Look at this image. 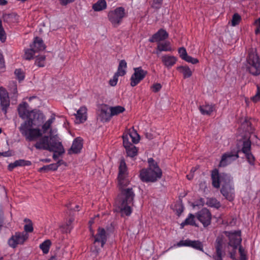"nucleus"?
Masks as SVG:
<instances>
[{
    "mask_svg": "<svg viewBox=\"0 0 260 260\" xmlns=\"http://www.w3.org/2000/svg\"><path fill=\"white\" fill-rule=\"evenodd\" d=\"M98 118L102 121L105 122L110 120L111 115L110 107L107 105H101L99 108Z\"/></svg>",
    "mask_w": 260,
    "mask_h": 260,
    "instance_id": "15",
    "label": "nucleus"
},
{
    "mask_svg": "<svg viewBox=\"0 0 260 260\" xmlns=\"http://www.w3.org/2000/svg\"><path fill=\"white\" fill-rule=\"evenodd\" d=\"M54 152V154L53 155V158L54 160H56L58 156L61 154H62L63 153H59L58 152H56L55 151H52Z\"/></svg>",
    "mask_w": 260,
    "mask_h": 260,
    "instance_id": "59",
    "label": "nucleus"
},
{
    "mask_svg": "<svg viewBox=\"0 0 260 260\" xmlns=\"http://www.w3.org/2000/svg\"><path fill=\"white\" fill-rule=\"evenodd\" d=\"M82 148L81 140L78 138L73 142L72 146L69 150L70 153H77L80 151Z\"/></svg>",
    "mask_w": 260,
    "mask_h": 260,
    "instance_id": "24",
    "label": "nucleus"
},
{
    "mask_svg": "<svg viewBox=\"0 0 260 260\" xmlns=\"http://www.w3.org/2000/svg\"><path fill=\"white\" fill-rule=\"evenodd\" d=\"M239 252L240 254V260H246V253L241 246H239Z\"/></svg>",
    "mask_w": 260,
    "mask_h": 260,
    "instance_id": "49",
    "label": "nucleus"
},
{
    "mask_svg": "<svg viewBox=\"0 0 260 260\" xmlns=\"http://www.w3.org/2000/svg\"><path fill=\"white\" fill-rule=\"evenodd\" d=\"M239 157L238 153L234 154L232 152H228L224 153L222 156L220 160L219 166L220 167H224L235 160Z\"/></svg>",
    "mask_w": 260,
    "mask_h": 260,
    "instance_id": "16",
    "label": "nucleus"
},
{
    "mask_svg": "<svg viewBox=\"0 0 260 260\" xmlns=\"http://www.w3.org/2000/svg\"><path fill=\"white\" fill-rule=\"evenodd\" d=\"M162 87L161 84L158 83H156L153 84V85L151 87V89L154 92H157L159 91Z\"/></svg>",
    "mask_w": 260,
    "mask_h": 260,
    "instance_id": "50",
    "label": "nucleus"
},
{
    "mask_svg": "<svg viewBox=\"0 0 260 260\" xmlns=\"http://www.w3.org/2000/svg\"><path fill=\"white\" fill-rule=\"evenodd\" d=\"M49 260H56V258L53 256V257H51Z\"/></svg>",
    "mask_w": 260,
    "mask_h": 260,
    "instance_id": "64",
    "label": "nucleus"
},
{
    "mask_svg": "<svg viewBox=\"0 0 260 260\" xmlns=\"http://www.w3.org/2000/svg\"><path fill=\"white\" fill-rule=\"evenodd\" d=\"M197 217L205 227L207 226L211 223V214L206 208L203 209L199 211Z\"/></svg>",
    "mask_w": 260,
    "mask_h": 260,
    "instance_id": "14",
    "label": "nucleus"
},
{
    "mask_svg": "<svg viewBox=\"0 0 260 260\" xmlns=\"http://www.w3.org/2000/svg\"><path fill=\"white\" fill-rule=\"evenodd\" d=\"M254 24L256 27V28L255 30V34H258L260 33V17L255 20Z\"/></svg>",
    "mask_w": 260,
    "mask_h": 260,
    "instance_id": "55",
    "label": "nucleus"
},
{
    "mask_svg": "<svg viewBox=\"0 0 260 260\" xmlns=\"http://www.w3.org/2000/svg\"><path fill=\"white\" fill-rule=\"evenodd\" d=\"M162 0H153L152 6L154 8H157L159 7Z\"/></svg>",
    "mask_w": 260,
    "mask_h": 260,
    "instance_id": "58",
    "label": "nucleus"
},
{
    "mask_svg": "<svg viewBox=\"0 0 260 260\" xmlns=\"http://www.w3.org/2000/svg\"><path fill=\"white\" fill-rule=\"evenodd\" d=\"M241 19V17L238 14H234L231 20L232 26H235L236 25H238L240 22Z\"/></svg>",
    "mask_w": 260,
    "mask_h": 260,
    "instance_id": "38",
    "label": "nucleus"
},
{
    "mask_svg": "<svg viewBox=\"0 0 260 260\" xmlns=\"http://www.w3.org/2000/svg\"><path fill=\"white\" fill-rule=\"evenodd\" d=\"M51 242L50 240H46L40 245V248L43 253L47 254L49 252Z\"/></svg>",
    "mask_w": 260,
    "mask_h": 260,
    "instance_id": "33",
    "label": "nucleus"
},
{
    "mask_svg": "<svg viewBox=\"0 0 260 260\" xmlns=\"http://www.w3.org/2000/svg\"><path fill=\"white\" fill-rule=\"evenodd\" d=\"M245 154L249 164L251 165H253L254 161V157L253 155L250 152L245 153Z\"/></svg>",
    "mask_w": 260,
    "mask_h": 260,
    "instance_id": "54",
    "label": "nucleus"
},
{
    "mask_svg": "<svg viewBox=\"0 0 260 260\" xmlns=\"http://www.w3.org/2000/svg\"><path fill=\"white\" fill-rule=\"evenodd\" d=\"M183 210V207L181 205H179V209L177 210L178 214V215L180 214L182 212Z\"/></svg>",
    "mask_w": 260,
    "mask_h": 260,
    "instance_id": "61",
    "label": "nucleus"
},
{
    "mask_svg": "<svg viewBox=\"0 0 260 260\" xmlns=\"http://www.w3.org/2000/svg\"><path fill=\"white\" fill-rule=\"evenodd\" d=\"M161 58L163 64L167 68H170L173 66L177 60L175 56L170 55H162Z\"/></svg>",
    "mask_w": 260,
    "mask_h": 260,
    "instance_id": "21",
    "label": "nucleus"
},
{
    "mask_svg": "<svg viewBox=\"0 0 260 260\" xmlns=\"http://www.w3.org/2000/svg\"><path fill=\"white\" fill-rule=\"evenodd\" d=\"M35 146L38 149L55 151L59 153H64V150L60 142V140L55 130L51 131V135L41 136L37 138Z\"/></svg>",
    "mask_w": 260,
    "mask_h": 260,
    "instance_id": "5",
    "label": "nucleus"
},
{
    "mask_svg": "<svg viewBox=\"0 0 260 260\" xmlns=\"http://www.w3.org/2000/svg\"><path fill=\"white\" fill-rule=\"evenodd\" d=\"M148 162L149 167L147 169L142 170L140 176L143 181L154 182L161 178L162 171L157 164L154 163L152 158H149Z\"/></svg>",
    "mask_w": 260,
    "mask_h": 260,
    "instance_id": "6",
    "label": "nucleus"
},
{
    "mask_svg": "<svg viewBox=\"0 0 260 260\" xmlns=\"http://www.w3.org/2000/svg\"><path fill=\"white\" fill-rule=\"evenodd\" d=\"M111 117L123 113L125 111V108L121 106H116L113 107H109Z\"/></svg>",
    "mask_w": 260,
    "mask_h": 260,
    "instance_id": "31",
    "label": "nucleus"
},
{
    "mask_svg": "<svg viewBox=\"0 0 260 260\" xmlns=\"http://www.w3.org/2000/svg\"><path fill=\"white\" fill-rule=\"evenodd\" d=\"M106 232L104 229L99 228L98 233L94 238V244L101 243V247H103L106 241Z\"/></svg>",
    "mask_w": 260,
    "mask_h": 260,
    "instance_id": "22",
    "label": "nucleus"
},
{
    "mask_svg": "<svg viewBox=\"0 0 260 260\" xmlns=\"http://www.w3.org/2000/svg\"><path fill=\"white\" fill-rule=\"evenodd\" d=\"M128 176L126 165L124 160H121L119 166L118 177Z\"/></svg>",
    "mask_w": 260,
    "mask_h": 260,
    "instance_id": "29",
    "label": "nucleus"
},
{
    "mask_svg": "<svg viewBox=\"0 0 260 260\" xmlns=\"http://www.w3.org/2000/svg\"><path fill=\"white\" fill-rule=\"evenodd\" d=\"M6 40V34L2 25V21L0 20V40L4 42Z\"/></svg>",
    "mask_w": 260,
    "mask_h": 260,
    "instance_id": "42",
    "label": "nucleus"
},
{
    "mask_svg": "<svg viewBox=\"0 0 260 260\" xmlns=\"http://www.w3.org/2000/svg\"><path fill=\"white\" fill-rule=\"evenodd\" d=\"M24 165V160H19L15 161L14 163L10 164L9 165L8 168L10 170H12L17 166H23Z\"/></svg>",
    "mask_w": 260,
    "mask_h": 260,
    "instance_id": "43",
    "label": "nucleus"
},
{
    "mask_svg": "<svg viewBox=\"0 0 260 260\" xmlns=\"http://www.w3.org/2000/svg\"><path fill=\"white\" fill-rule=\"evenodd\" d=\"M178 53L179 54L180 57L184 59L187 55V53L186 50L185 48L181 47L178 49Z\"/></svg>",
    "mask_w": 260,
    "mask_h": 260,
    "instance_id": "45",
    "label": "nucleus"
},
{
    "mask_svg": "<svg viewBox=\"0 0 260 260\" xmlns=\"http://www.w3.org/2000/svg\"><path fill=\"white\" fill-rule=\"evenodd\" d=\"M107 7V2L105 0H98L92 7L95 12H100L105 10Z\"/></svg>",
    "mask_w": 260,
    "mask_h": 260,
    "instance_id": "25",
    "label": "nucleus"
},
{
    "mask_svg": "<svg viewBox=\"0 0 260 260\" xmlns=\"http://www.w3.org/2000/svg\"><path fill=\"white\" fill-rule=\"evenodd\" d=\"M59 165L60 164L59 162L56 164H50L49 165L44 166L43 167L40 168L39 171L40 172H47L49 170L55 171L58 169Z\"/></svg>",
    "mask_w": 260,
    "mask_h": 260,
    "instance_id": "32",
    "label": "nucleus"
},
{
    "mask_svg": "<svg viewBox=\"0 0 260 260\" xmlns=\"http://www.w3.org/2000/svg\"><path fill=\"white\" fill-rule=\"evenodd\" d=\"M126 16L125 9L122 7H117L109 11L107 14L108 20L114 27L118 26Z\"/></svg>",
    "mask_w": 260,
    "mask_h": 260,
    "instance_id": "8",
    "label": "nucleus"
},
{
    "mask_svg": "<svg viewBox=\"0 0 260 260\" xmlns=\"http://www.w3.org/2000/svg\"><path fill=\"white\" fill-rule=\"evenodd\" d=\"M87 109L86 107H81L77 111V113L74 114L75 116V123H81L85 122L87 117Z\"/></svg>",
    "mask_w": 260,
    "mask_h": 260,
    "instance_id": "17",
    "label": "nucleus"
},
{
    "mask_svg": "<svg viewBox=\"0 0 260 260\" xmlns=\"http://www.w3.org/2000/svg\"><path fill=\"white\" fill-rule=\"evenodd\" d=\"M30 47L35 52L43 50L45 48L42 40L38 37L35 38L32 44L30 45Z\"/></svg>",
    "mask_w": 260,
    "mask_h": 260,
    "instance_id": "23",
    "label": "nucleus"
},
{
    "mask_svg": "<svg viewBox=\"0 0 260 260\" xmlns=\"http://www.w3.org/2000/svg\"><path fill=\"white\" fill-rule=\"evenodd\" d=\"M24 221L25 222V224L24 226V229L26 233L27 232H32L34 228L32 226V223L31 221L29 219H25Z\"/></svg>",
    "mask_w": 260,
    "mask_h": 260,
    "instance_id": "35",
    "label": "nucleus"
},
{
    "mask_svg": "<svg viewBox=\"0 0 260 260\" xmlns=\"http://www.w3.org/2000/svg\"><path fill=\"white\" fill-rule=\"evenodd\" d=\"M28 235L25 232H16L8 241L9 246L15 248L18 245L23 244L28 239Z\"/></svg>",
    "mask_w": 260,
    "mask_h": 260,
    "instance_id": "9",
    "label": "nucleus"
},
{
    "mask_svg": "<svg viewBox=\"0 0 260 260\" xmlns=\"http://www.w3.org/2000/svg\"><path fill=\"white\" fill-rule=\"evenodd\" d=\"M10 86L11 87V90L14 94V96H16L17 93V85L15 82H12L10 83Z\"/></svg>",
    "mask_w": 260,
    "mask_h": 260,
    "instance_id": "51",
    "label": "nucleus"
},
{
    "mask_svg": "<svg viewBox=\"0 0 260 260\" xmlns=\"http://www.w3.org/2000/svg\"><path fill=\"white\" fill-rule=\"evenodd\" d=\"M12 155V152L11 151H5V152H0V157H2V156H3V157H9V156H10Z\"/></svg>",
    "mask_w": 260,
    "mask_h": 260,
    "instance_id": "56",
    "label": "nucleus"
},
{
    "mask_svg": "<svg viewBox=\"0 0 260 260\" xmlns=\"http://www.w3.org/2000/svg\"><path fill=\"white\" fill-rule=\"evenodd\" d=\"M247 69L249 73L253 75L260 74V61L259 58L254 50L249 52L247 58Z\"/></svg>",
    "mask_w": 260,
    "mask_h": 260,
    "instance_id": "7",
    "label": "nucleus"
},
{
    "mask_svg": "<svg viewBox=\"0 0 260 260\" xmlns=\"http://www.w3.org/2000/svg\"><path fill=\"white\" fill-rule=\"evenodd\" d=\"M55 120V115L54 114H52L50 118L45 121V122L42 125V129H40L39 128V126H36L35 127L38 128L41 132L42 135L40 136L38 138L42 136L43 134H46L48 132H49V135H51V131L52 130H55L56 134H57V129L55 128L52 127V124L54 122Z\"/></svg>",
    "mask_w": 260,
    "mask_h": 260,
    "instance_id": "13",
    "label": "nucleus"
},
{
    "mask_svg": "<svg viewBox=\"0 0 260 260\" xmlns=\"http://www.w3.org/2000/svg\"><path fill=\"white\" fill-rule=\"evenodd\" d=\"M72 221H73V219H70L69 220V223H68L67 224V228H64L63 225L60 227V228L62 229V231L63 232L68 233L71 231V227L70 226V224Z\"/></svg>",
    "mask_w": 260,
    "mask_h": 260,
    "instance_id": "52",
    "label": "nucleus"
},
{
    "mask_svg": "<svg viewBox=\"0 0 260 260\" xmlns=\"http://www.w3.org/2000/svg\"><path fill=\"white\" fill-rule=\"evenodd\" d=\"M134 71L130 78V84L132 87L138 85L147 74V72L144 70L141 67L134 68Z\"/></svg>",
    "mask_w": 260,
    "mask_h": 260,
    "instance_id": "10",
    "label": "nucleus"
},
{
    "mask_svg": "<svg viewBox=\"0 0 260 260\" xmlns=\"http://www.w3.org/2000/svg\"><path fill=\"white\" fill-rule=\"evenodd\" d=\"M17 17V16L15 14H8L5 16V19H12Z\"/></svg>",
    "mask_w": 260,
    "mask_h": 260,
    "instance_id": "60",
    "label": "nucleus"
},
{
    "mask_svg": "<svg viewBox=\"0 0 260 260\" xmlns=\"http://www.w3.org/2000/svg\"><path fill=\"white\" fill-rule=\"evenodd\" d=\"M177 69L183 75L184 78H189L192 75V71L187 66H179Z\"/></svg>",
    "mask_w": 260,
    "mask_h": 260,
    "instance_id": "30",
    "label": "nucleus"
},
{
    "mask_svg": "<svg viewBox=\"0 0 260 260\" xmlns=\"http://www.w3.org/2000/svg\"><path fill=\"white\" fill-rule=\"evenodd\" d=\"M183 60L192 64H196L199 62L198 59L192 57L189 55H187Z\"/></svg>",
    "mask_w": 260,
    "mask_h": 260,
    "instance_id": "48",
    "label": "nucleus"
},
{
    "mask_svg": "<svg viewBox=\"0 0 260 260\" xmlns=\"http://www.w3.org/2000/svg\"><path fill=\"white\" fill-rule=\"evenodd\" d=\"M59 1L61 5L66 6L68 4L74 2L75 0H59Z\"/></svg>",
    "mask_w": 260,
    "mask_h": 260,
    "instance_id": "57",
    "label": "nucleus"
},
{
    "mask_svg": "<svg viewBox=\"0 0 260 260\" xmlns=\"http://www.w3.org/2000/svg\"><path fill=\"white\" fill-rule=\"evenodd\" d=\"M7 4V1L6 0H0V5L4 6Z\"/></svg>",
    "mask_w": 260,
    "mask_h": 260,
    "instance_id": "62",
    "label": "nucleus"
},
{
    "mask_svg": "<svg viewBox=\"0 0 260 260\" xmlns=\"http://www.w3.org/2000/svg\"><path fill=\"white\" fill-rule=\"evenodd\" d=\"M251 143L249 141L247 140L244 141L242 147V152L245 154L250 151Z\"/></svg>",
    "mask_w": 260,
    "mask_h": 260,
    "instance_id": "41",
    "label": "nucleus"
},
{
    "mask_svg": "<svg viewBox=\"0 0 260 260\" xmlns=\"http://www.w3.org/2000/svg\"><path fill=\"white\" fill-rule=\"evenodd\" d=\"M173 50L171 43L169 41L163 43H159L157 46V53L162 51H172Z\"/></svg>",
    "mask_w": 260,
    "mask_h": 260,
    "instance_id": "26",
    "label": "nucleus"
},
{
    "mask_svg": "<svg viewBox=\"0 0 260 260\" xmlns=\"http://www.w3.org/2000/svg\"><path fill=\"white\" fill-rule=\"evenodd\" d=\"M206 204L210 207L218 208L220 205V203L214 198H208L207 199Z\"/></svg>",
    "mask_w": 260,
    "mask_h": 260,
    "instance_id": "34",
    "label": "nucleus"
},
{
    "mask_svg": "<svg viewBox=\"0 0 260 260\" xmlns=\"http://www.w3.org/2000/svg\"><path fill=\"white\" fill-rule=\"evenodd\" d=\"M168 37V34L167 31L164 29H159L156 33L152 36L149 39V41L150 42H159L165 40Z\"/></svg>",
    "mask_w": 260,
    "mask_h": 260,
    "instance_id": "20",
    "label": "nucleus"
},
{
    "mask_svg": "<svg viewBox=\"0 0 260 260\" xmlns=\"http://www.w3.org/2000/svg\"><path fill=\"white\" fill-rule=\"evenodd\" d=\"M183 60L192 64H196L199 62L198 59L192 57L189 55H187Z\"/></svg>",
    "mask_w": 260,
    "mask_h": 260,
    "instance_id": "47",
    "label": "nucleus"
},
{
    "mask_svg": "<svg viewBox=\"0 0 260 260\" xmlns=\"http://www.w3.org/2000/svg\"><path fill=\"white\" fill-rule=\"evenodd\" d=\"M211 178L213 186L219 188L222 185L221 193L227 200L232 201L235 197V191L231 176L224 173L219 174L218 170L215 169L212 172Z\"/></svg>",
    "mask_w": 260,
    "mask_h": 260,
    "instance_id": "4",
    "label": "nucleus"
},
{
    "mask_svg": "<svg viewBox=\"0 0 260 260\" xmlns=\"http://www.w3.org/2000/svg\"><path fill=\"white\" fill-rule=\"evenodd\" d=\"M125 137H126L127 141H129V139L131 138L133 143L135 144L138 143L140 140L139 135L134 129H129L123 134V141Z\"/></svg>",
    "mask_w": 260,
    "mask_h": 260,
    "instance_id": "19",
    "label": "nucleus"
},
{
    "mask_svg": "<svg viewBox=\"0 0 260 260\" xmlns=\"http://www.w3.org/2000/svg\"><path fill=\"white\" fill-rule=\"evenodd\" d=\"M214 110V106L210 104H205L200 107V111L203 115H210Z\"/></svg>",
    "mask_w": 260,
    "mask_h": 260,
    "instance_id": "28",
    "label": "nucleus"
},
{
    "mask_svg": "<svg viewBox=\"0 0 260 260\" xmlns=\"http://www.w3.org/2000/svg\"><path fill=\"white\" fill-rule=\"evenodd\" d=\"M251 100L256 103L260 101V87L257 86V92L254 96L251 98Z\"/></svg>",
    "mask_w": 260,
    "mask_h": 260,
    "instance_id": "46",
    "label": "nucleus"
},
{
    "mask_svg": "<svg viewBox=\"0 0 260 260\" xmlns=\"http://www.w3.org/2000/svg\"><path fill=\"white\" fill-rule=\"evenodd\" d=\"M186 177L188 180H191L193 178V174L190 173V174L187 175Z\"/></svg>",
    "mask_w": 260,
    "mask_h": 260,
    "instance_id": "63",
    "label": "nucleus"
},
{
    "mask_svg": "<svg viewBox=\"0 0 260 260\" xmlns=\"http://www.w3.org/2000/svg\"><path fill=\"white\" fill-rule=\"evenodd\" d=\"M194 218V216L192 214H190L189 216L185 219L184 222L181 223V226L183 228L185 224L194 225L195 222Z\"/></svg>",
    "mask_w": 260,
    "mask_h": 260,
    "instance_id": "37",
    "label": "nucleus"
},
{
    "mask_svg": "<svg viewBox=\"0 0 260 260\" xmlns=\"http://www.w3.org/2000/svg\"><path fill=\"white\" fill-rule=\"evenodd\" d=\"M5 69V64L3 55L0 53V72H3Z\"/></svg>",
    "mask_w": 260,
    "mask_h": 260,
    "instance_id": "53",
    "label": "nucleus"
},
{
    "mask_svg": "<svg viewBox=\"0 0 260 260\" xmlns=\"http://www.w3.org/2000/svg\"><path fill=\"white\" fill-rule=\"evenodd\" d=\"M123 144L128 156L133 157L137 155L138 153V149L137 147L132 144L129 141H127L126 137L124 138Z\"/></svg>",
    "mask_w": 260,
    "mask_h": 260,
    "instance_id": "18",
    "label": "nucleus"
},
{
    "mask_svg": "<svg viewBox=\"0 0 260 260\" xmlns=\"http://www.w3.org/2000/svg\"><path fill=\"white\" fill-rule=\"evenodd\" d=\"M119 76L116 74H114L113 77L109 80V83L111 86H115L118 81Z\"/></svg>",
    "mask_w": 260,
    "mask_h": 260,
    "instance_id": "44",
    "label": "nucleus"
},
{
    "mask_svg": "<svg viewBox=\"0 0 260 260\" xmlns=\"http://www.w3.org/2000/svg\"><path fill=\"white\" fill-rule=\"evenodd\" d=\"M45 56L44 55H39L36 60V64L40 67H43L45 66Z\"/></svg>",
    "mask_w": 260,
    "mask_h": 260,
    "instance_id": "39",
    "label": "nucleus"
},
{
    "mask_svg": "<svg viewBox=\"0 0 260 260\" xmlns=\"http://www.w3.org/2000/svg\"><path fill=\"white\" fill-rule=\"evenodd\" d=\"M175 246L178 247H190L197 250L203 251V244L201 242L198 240H182L178 242Z\"/></svg>",
    "mask_w": 260,
    "mask_h": 260,
    "instance_id": "11",
    "label": "nucleus"
},
{
    "mask_svg": "<svg viewBox=\"0 0 260 260\" xmlns=\"http://www.w3.org/2000/svg\"><path fill=\"white\" fill-rule=\"evenodd\" d=\"M241 242V232L233 233L225 232L223 235L217 237L216 241V254L214 256L215 260H222V250L229 253L230 257L236 259V252L237 247Z\"/></svg>",
    "mask_w": 260,
    "mask_h": 260,
    "instance_id": "2",
    "label": "nucleus"
},
{
    "mask_svg": "<svg viewBox=\"0 0 260 260\" xmlns=\"http://www.w3.org/2000/svg\"><path fill=\"white\" fill-rule=\"evenodd\" d=\"M19 116L23 119L27 120L22 123L20 128L21 134L26 139L31 141L38 138L42 135L41 131L36 126H40L44 119V116L42 113L34 110L30 111L28 105L26 102L20 104L18 108Z\"/></svg>",
    "mask_w": 260,
    "mask_h": 260,
    "instance_id": "1",
    "label": "nucleus"
},
{
    "mask_svg": "<svg viewBox=\"0 0 260 260\" xmlns=\"http://www.w3.org/2000/svg\"><path fill=\"white\" fill-rule=\"evenodd\" d=\"M117 180L118 187L120 190L117 201L118 210L121 216H129L132 212L135 197L132 188L127 187L130 182L129 177H118Z\"/></svg>",
    "mask_w": 260,
    "mask_h": 260,
    "instance_id": "3",
    "label": "nucleus"
},
{
    "mask_svg": "<svg viewBox=\"0 0 260 260\" xmlns=\"http://www.w3.org/2000/svg\"><path fill=\"white\" fill-rule=\"evenodd\" d=\"M0 101L2 110L5 114H6L7 109L10 106V100L8 92L2 86L0 87Z\"/></svg>",
    "mask_w": 260,
    "mask_h": 260,
    "instance_id": "12",
    "label": "nucleus"
},
{
    "mask_svg": "<svg viewBox=\"0 0 260 260\" xmlns=\"http://www.w3.org/2000/svg\"><path fill=\"white\" fill-rule=\"evenodd\" d=\"M14 73H15L16 78L19 81H21L24 79V77H25L24 73L21 69H16Z\"/></svg>",
    "mask_w": 260,
    "mask_h": 260,
    "instance_id": "40",
    "label": "nucleus"
},
{
    "mask_svg": "<svg viewBox=\"0 0 260 260\" xmlns=\"http://www.w3.org/2000/svg\"><path fill=\"white\" fill-rule=\"evenodd\" d=\"M35 51L34 49H32L31 48L30 49H27L25 50V53L23 56V57L25 59L29 60L33 58Z\"/></svg>",
    "mask_w": 260,
    "mask_h": 260,
    "instance_id": "36",
    "label": "nucleus"
},
{
    "mask_svg": "<svg viewBox=\"0 0 260 260\" xmlns=\"http://www.w3.org/2000/svg\"><path fill=\"white\" fill-rule=\"evenodd\" d=\"M127 63L125 60H121L119 63L118 69L115 73L119 76H123L126 73Z\"/></svg>",
    "mask_w": 260,
    "mask_h": 260,
    "instance_id": "27",
    "label": "nucleus"
}]
</instances>
